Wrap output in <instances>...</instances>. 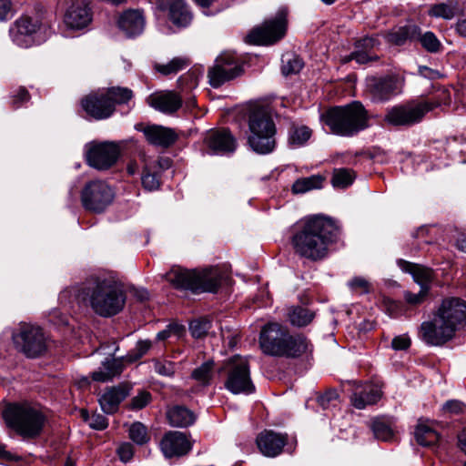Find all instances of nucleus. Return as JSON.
<instances>
[{
    "label": "nucleus",
    "mask_w": 466,
    "mask_h": 466,
    "mask_svg": "<svg viewBox=\"0 0 466 466\" xmlns=\"http://www.w3.org/2000/svg\"><path fill=\"white\" fill-rule=\"evenodd\" d=\"M131 390L128 383H121L116 387L107 389L99 398V403L104 412L107 414L115 413L119 404L127 398Z\"/></svg>",
    "instance_id": "obj_25"
},
{
    "label": "nucleus",
    "mask_w": 466,
    "mask_h": 466,
    "mask_svg": "<svg viewBox=\"0 0 466 466\" xmlns=\"http://www.w3.org/2000/svg\"><path fill=\"white\" fill-rule=\"evenodd\" d=\"M152 400V395L150 392L141 390L133 397L128 404L130 410H138L147 407Z\"/></svg>",
    "instance_id": "obj_50"
},
{
    "label": "nucleus",
    "mask_w": 466,
    "mask_h": 466,
    "mask_svg": "<svg viewBox=\"0 0 466 466\" xmlns=\"http://www.w3.org/2000/svg\"><path fill=\"white\" fill-rule=\"evenodd\" d=\"M117 452L120 460L124 462H127L130 461L131 458L133 457V446L128 442H125L119 446V448L117 449Z\"/></svg>",
    "instance_id": "obj_61"
},
{
    "label": "nucleus",
    "mask_w": 466,
    "mask_h": 466,
    "mask_svg": "<svg viewBox=\"0 0 466 466\" xmlns=\"http://www.w3.org/2000/svg\"><path fill=\"white\" fill-rule=\"evenodd\" d=\"M243 72L242 65L235 54L222 53L209 68L208 76L211 86L218 88L224 83L240 76Z\"/></svg>",
    "instance_id": "obj_13"
},
{
    "label": "nucleus",
    "mask_w": 466,
    "mask_h": 466,
    "mask_svg": "<svg viewBox=\"0 0 466 466\" xmlns=\"http://www.w3.org/2000/svg\"><path fill=\"white\" fill-rule=\"evenodd\" d=\"M78 303L90 307L102 317H110L122 310L126 297L121 284L113 278H93L77 289Z\"/></svg>",
    "instance_id": "obj_3"
},
{
    "label": "nucleus",
    "mask_w": 466,
    "mask_h": 466,
    "mask_svg": "<svg viewBox=\"0 0 466 466\" xmlns=\"http://www.w3.org/2000/svg\"><path fill=\"white\" fill-rule=\"evenodd\" d=\"M339 234V228L333 219L315 215L296 224L290 243L297 256L315 262L328 256L329 246Z\"/></svg>",
    "instance_id": "obj_1"
},
{
    "label": "nucleus",
    "mask_w": 466,
    "mask_h": 466,
    "mask_svg": "<svg viewBox=\"0 0 466 466\" xmlns=\"http://www.w3.org/2000/svg\"><path fill=\"white\" fill-rule=\"evenodd\" d=\"M84 111L96 120L106 119L115 112L114 103L104 89L93 92L81 99Z\"/></svg>",
    "instance_id": "obj_17"
},
{
    "label": "nucleus",
    "mask_w": 466,
    "mask_h": 466,
    "mask_svg": "<svg viewBox=\"0 0 466 466\" xmlns=\"http://www.w3.org/2000/svg\"><path fill=\"white\" fill-rule=\"evenodd\" d=\"M454 27L460 36L466 38V18L459 19Z\"/></svg>",
    "instance_id": "obj_64"
},
{
    "label": "nucleus",
    "mask_w": 466,
    "mask_h": 466,
    "mask_svg": "<svg viewBox=\"0 0 466 466\" xmlns=\"http://www.w3.org/2000/svg\"><path fill=\"white\" fill-rule=\"evenodd\" d=\"M160 174H158L156 170L147 166V164L144 167L143 174L141 177L142 186L145 189L148 191L157 190L160 187Z\"/></svg>",
    "instance_id": "obj_47"
},
{
    "label": "nucleus",
    "mask_w": 466,
    "mask_h": 466,
    "mask_svg": "<svg viewBox=\"0 0 466 466\" xmlns=\"http://www.w3.org/2000/svg\"><path fill=\"white\" fill-rule=\"evenodd\" d=\"M128 431L130 439L138 445L147 443L150 439L147 427L139 421L132 423Z\"/></svg>",
    "instance_id": "obj_48"
},
{
    "label": "nucleus",
    "mask_w": 466,
    "mask_h": 466,
    "mask_svg": "<svg viewBox=\"0 0 466 466\" xmlns=\"http://www.w3.org/2000/svg\"><path fill=\"white\" fill-rule=\"evenodd\" d=\"M321 119L331 133L341 137H352L369 127L368 112L358 101L333 106L321 116Z\"/></svg>",
    "instance_id": "obj_5"
},
{
    "label": "nucleus",
    "mask_w": 466,
    "mask_h": 466,
    "mask_svg": "<svg viewBox=\"0 0 466 466\" xmlns=\"http://www.w3.org/2000/svg\"><path fill=\"white\" fill-rule=\"evenodd\" d=\"M367 87L375 101H386L400 91L399 81L393 76L372 77L369 79Z\"/></svg>",
    "instance_id": "obj_23"
},
{
    "label": "nucleus",
    "mask_w": 466,
    "mask_h": 466,
    "mask_svg": "<svg viewBox=\"0 0 466 466\" xmlns=\"http://www.w3.org/2000/svg\"><path fill=\"white\" fill-rule=\"evenodd\" d=\"M380 45L378 37L366 36L355 42L354 51L343 58V62L348 63L355 60L358 64H366L371 61H377L379 56L376 54Z\"/></svg>",
    "instance_id": "obj_19"
},
{
    "label": "nucleus",
    "mask_w": 466,
    "mask_h": 466,
    "mask_svg": "<svg viewBox=\"0 0 466 466\" xmlns=\"http://www.w3.org/2000/svg\"><path fill=\"white\" fill-rule=\"evenodd\" d=\"M145 23L143 14L133 9L123 12L117 20L119 29L128 37L140 35L145 28Z\"/></svg>",
    "instance_id": "obj_26"
},
{
    "label": "nucleus",
    "mask_w": 466,
    "mask_h": 466,
    "mask_svg": "<svg viewBox=\"0 0 466 466\" xmlns=\"http://www.w3.org/2000/svg\"><path fill=\"white\" fill-rule=\"evenodd\" d=\"M286 7H281L274 18L266 20L261 25L253 28L246 36L247 43L251 45H272L279 41L287 31Z\"/></svg>",
    "instance_id": "obj_8"
},
{
    "label": "nucleus",
    "mask_w": 466,
    "mask_h": 466,
    "mask_svg": "<svg viewBox=\"0 0 466 466\" xmlns=\"http://www.w3.org/2000/svg\"><path fill=\"white\" fill-rule=\"evenodd\" d=\"M350 290L356 294L362 295L370 291V282L362 277H354L348 282Z\"/></svg>",
    "instance_id": "obj_51"
},
{
    "label": "nucleus",
    "mask_w": 466,
    "mask_h": 466,
    "mask_svg": "<svg viewBox=\"0 0 466 466\" xmlns=\"http://www.w3.org/2000/svg\"><path fill=\"white\" fill-rule=\"evenodd\" d=\"M92 21V10L88 0H69L64 16L66 26L72 29H82Z\"/></svg>",
    "instance_id": "obj_18"
},
{
    "label": "nucleus",
    "mask_w": 466,
    "mask_h": 466,
    "mask_svg": "<svg viewBox=\"0 0 466 466\" xmlns=\"http://www.w3.org/2000/svg\"><path fill=\"white\" fill-rule=\"evenodd\" d=\"M104 90L114 103L115 109L116 105L127 104L133 97L132 90L127 87L113 86Z\"/></svg>",
    "instance_id": "obj_41"
},
{
    "label": "nucleus",
    "mask_w": 466,
    "mask_h": 466,
    "mask_svg": "<svg viewBox=\"0 0 466 466\" xmlns=\"http://www.w3.org/2000/svg\"><path fill=\"white\" fill-rule=\"evenodd\" d=\"M218 374L223 378V384L232 394L249 395L256 388L250 377L248 360L246 357L235 355L228 359L218 369Z\"/></svg>",
    "instance_id": "obj_7"
},
{
    "label": "nucleus",
    "mask_w": 466,
    "mask_h": 466,
    "mask_svg": "<svg viewBox=\"0 0 466 466\" xmlns=\"http://www.w3.org/2000/svg\"><path fill=\"white\" fill-rule=\"evenodd\" d=\"M415 40L419 41L421 46L430 53H437L441 49V41L431 31L421 34L420 30V35L416 36Z\"/></svg>",
    "instance_id": "obj_46"
},
{
    "label": "nucleus",
    "mask_w": 466,
    "mask_h": 466,
    "mask_svg": "<svg viewBox=\"0 0 466 466\" xmlns=\"http://www.w3.org/2000/svg\"><path fill=\"white\" fill-rule=\"evenodd\" d=\"M410 346V339L407 335H400L393 338L391 348L394 350H405Z\"/></svg>",
    "instance_id": "obj_55"
},
{
    "label": "nucleus",
    "mask_w": 466,
    "mask_h": 466,
    "mask_svg": "<svg viewBox=\"0 0 466 466\" xmlns=\"http://www.w3.org/2000/svg\"><path fill=\"white\" fill-rule=\"evenodd\" d=\"M414 437L421 446L434 445L439 440L438 432L430 424L429 420H419L415 428Z\"/></svg>",
    "instance_id": "obj_35"
},
{
    "label": "nucleus",
    "mask_w": 466,
    "mask_h": 466,
    "mask_svg": "<svg viewBox=\"0 0 466 466\" xmlns=\"http://www.w3.org/2000/svg\"><path fill=\"white\" fill-rule=\"evenodd\" d=\"M428 293L429 289H427V288H420V292L417 294L411 293L410 291H405L404 299L407 303L412 306H417L421 304L425 300V299L428 296Z\"/></svg>",
    "instance_id": "obj_54"
},
{
    "label": "nucleus",
    "mask_w": 466,
    "mask_h": 466,
    "mask_svg": "<svg viewBox=\"0 0 466 466\" xmlns=\"http://www.w3.org/2000/svg\"><path fill=\"white\" fill-rule=\"evenodd\" d=\"M464 404L457 400H448L443 405V410L450 413H461L463 411Z\"/></svg>",
    "instance_id": "obj_62"
},
{
    "label": "nucleus",
    "mask_w": 466,
    "mask_h": 466,
    "mask_svg": "<svg viewBox=\"0 0 466 466\" xmlns=\"http://www.w3.org/2000/svg\"><path fill=\"white\" fill-rule=\"evenodd\" d=\"M397 263L402 271L410 273L412 276L414 281L418 283L420 288H427V289L430 290L431 283L434 279L433 271L430 268L404 259H399Z\"/></svg>",
    "instance_id": "obj_30"
},
{
    "label": "nucleus",
    "mask_w": 466,
    "mask_h": 466,
    "mask_svg": "<svg viewBox=\"0 0 466 466\" xmlns=\"http://www.w3.org/2000/svg\"><path fill=\"white\" fill-rule=\"evenodd\" d=\"M456 7L457 4L452 1L436 4L430 8L429 15L433 17L450 20L454 17Z\"/></svg>",
    "instance_id": "obj_39"
},
{
    "label": "nucleus",
    "mask_w": 466,
    "mask_h": 466,
    "mask_svg": "<svg viewBox=\"0 0 466 466\" xmlns=\"http://www.w3.org/2000/svg\"><path fill=\"white\" fill-rule=\"evenodd\" d=\"M150 347H151V343L148 340L138 341L136 346V350H137L136 357L128 356L127 361L132 362V361L138 360L139 358H141L143 355H145L147 352V350L150 349Z\"/></svg>",
    "instance_id": "obj_59"
},
{
    "label": "nucleus",
    "mask_w": 466,
    "mask_h": 466,
    "mask_svg": "<svg viewBox=\"0 0 466 466\" xmlns=\"http://www.w3.org/2000/svg\"><path fill=\"white\" fill-rule=\"evenodd\" d=\"M15 347L29 358H35L46 350V339L39 327L23 324L13 334Z\"/></svg>",
    "instance_id": "obj_12"
},
{
    "label": "nucleus",
    "mask_w": 466,
    "mask_h": 466,
    "mask_svg": "<svg viewBox=\"0 0 466 466\" xmlns=\"http://www.w3.org/2000/svg\"><path fill=\"white\" fill-rule=\"evenodd\" d=\"M259 451L266 457L274 458L282 452L288 442V434L277 433L273 431H264L256 439Z\"/></svg>",
    "instance_id": "obj_21"
},
{
    "label": "nucleus",
    "mask_w": 466,
    "mask_h": 466,
    "mask_svg": "<svg viewBox=\"0 0 466 466\" xmlns=\"http://www.w3.org/2000/svg\"><path fill=\"white\" fill-rule=\"evenodd\" d=\"M338 397V393L335 390H330L319 396L318 401L323 409H327L337 400Z\"/></svg>",
    "instance_id": "obj_57"
},
{
    "label": "nucleus",
    "mask_w": 466,
    "mask_h": 466,
    "mask_svg": "<svg viewBox=\"0 0 466 466\" xmlns=\"http://www.w3.org/2000/svg\"><path fill=\"white\" fill-rule=\"evenodd\" d=\"M46 29V25L38 17L23 15L13 23L9 35L16 46L27 48L36 42V36Z\"/></svg>",
    "instance_id": "obj_14"
},
{
    "label": "nucleus",
    "mask_w": 466,
    "mask_h": 466,
    "mask_svg": "<svg viewBox=\"0 0 466 466\" xmlns=\"http://www.w3.org/2000/svg\"><path fill=\"white\" fill-rule=\"evenodd\" d=\"M13 15V5L11 0H0V21H6Z\"/></svg>",
    "instance_id": "obj_58"
},
{
    "label": "nucleus",
    "mask_w": 466,
    "mask_h": 466,
    "mask_svg": "<svg viewBox=\"0 0 466 466\" xmlns=\"http://www.w3.org/2000/svg\"><path fill=\"white\" fill-rule=\"evenodd\" d=\"M120 153L121 149L116 142H91L86 146L85 156L88 166L105 171L116 164Z\"/></svg>",
    "instance_id": "obj_11"
},
{
    "label": "nucleus",
    "mask_w": 466,
    "mask_h": 466,
    "mask_svg": "<svg viewBox=\"0 0 466 466\" xmlns=\"http://www.w3.org/2000/svg\"><path fill=\"white\" fill-rule=\"evenodd\" d=\"M208 150L217 155H224L235 151L236 140L228 129L212 130L205 137Z\"/></svg>",
    "instance_id": "obj_22"
},
{
    "label": "nucleus",
    "mask_w": 466,
    "mask_h": 466,
    "mask_svg": "<svg viewBox=\"0 0 466 466\" xmlns=\"http://www.w3.org/2000/svg\"><path fill=\"white\" fill-rule=\"evenodd\" d=\"M311 131L305 126L293 127L289 131V143L299 147L304 145L310 137Z\"/></svg>",
    "instance_id": "obj_49"
},
{
    "label": "nucleus",
    "mask_w": 466,
    "mask_h": 466,
    "mask_svg": "<svg viewBox=\"0 0 466 466\" xmlns=\"http://www.w3.org/2000/svg\"><path fill=\"white\" fill-rule=\"evenodd\" d=\"M248 123L249 134H276V126L268 105L250 103L248 107Z\"/></svg>",
    "instance_id": "obj_15"
},
{
    "label": "nucleus",
    "mask_w": 466,
    "mask_h": 466,
    "mask_svg": "<svg viewBox=\"0 0 466 466\" xmlns=\"http://www.w3.org/2000/svg\"><path fill=\"white\" fill-rule=\"evenodd\" d=\"M210 323L207 319H196L190 323V332L195 338H201L209 329Z\"/></svg>",
    "instance_id": "obj_53"
},
{
    "label": "nucleus",
    "mask_w": 466,
    "mask_h": 466,
    "mask_svg": "<svg viewBox=\"0 0 466 466\" xmlns=\"http://www.w3.org/2000/svg\"><path fill=\"white\" fill-rule=\"evenodd\" d=\"M155 370L163 376H172L175 373V366L170 361H157L155 364Z\"/></svg>",
    "instance_id": "obj_56"
},
{
    "label": "nucleus",
    "mask_w": 466,
    "mask_h": 466,
    "mask_svg": "<svg viewBox=\"0 0 466 466\" xmlns=\"http://www.w3.org/2000/svg\"><path fill=\"white\" fill-rule=\"evenodd\" d=\"M160 8L168 11L170 20L178 26H187L191 19V14L183 0H158Z\"/></svg>",
    "instance_id": "obj_29"
},
{
    "label": "nucleus",
    "mask_w": 466,
    "mask_h": 466,
    "mask_svg": "<svg viewBox=\"0 0 466 466\" xmlns=\"http://www.w3.org/2000/svg\"><path fill=\"white\" fill-rule=\"evenodd\" d=\"M148 104L162 113L172 114L181 107L182 98L176 92L165 91L151 95Z\"/></svg>",
    "instance_id": "obj_27"
},
{
    "label": "nucleus",
    "mask_w": 466,
    "mask_h": 466,
    "mask_svg": "<svg viewBox=\"0 0 466 466\" xmlns=\"http://www.w3.org/2000/svg\"><path fill=\"white\" fill-rule=\"evenodd\" d=\"M420 35V27L415 25H409L398 28L387 35L390 43L397 46L403 45L407 40L414 41Z\"/></svg>",
    "instance_id": "obj_36"
},
{
    "label": "nucleus",
    "mask_w": 466,
    "mask_h": 466,
    "mask_svg": "<svg viewBox=\"0 0 466 466\" xmlns=\"http://www.w3.org/2000/svg\"><path fill=\"white\" fill-rule=\"evenodd\" d=\"M323 177L320 175H313L297 179L291 187L294 194H304L313 189L322 187Z\"/></svg>",
    "instance_id": "obj_37"
},
{
    "label": "nucleus",
    "mask_w": 466,
    "mask_h": 466,
    "mask_svg": "<svg viewBox=\"0 0 466 466\" xmlns=\"http://www.w3.org/2000/svg\"><path fill=\"white\" fill-rule=\"evenodd\" d=\"M289 332L279 323L267 324L260 332L259 343L264 353L271 356L281 355Z\"/></svg>",
    "instance_id": "obj_16"
},
{
    "label": "nucleus",
    "mask_w": 466,
    "mask_h": 466,
    "mask_svg": "<svg viewBox=\"0 0 466 466\" xmlns=\"http://www.w3.org/2000/svg\"><path fill=\"white\" fill-rule=\"evenodd\" d=\"M282 74L286 76L298 74L303 67V61L295 54H286L282 56Z\"/></svg>",
    "instance_id": "obj_40"
},
{
    "label": "nucleus",
    "mask_w": 466,
    "mask_h": 466,
    "mask_svg": "<svg viewBox=\"0 0 466 466\" xmlns=\"http://www.w3.org/2000/svg\"><path fill=\"white\" fill-rule=\"evenodd\" d=\"M142 131L149 144L164 148L171 147L178 138L175 129L163 126H147Z\"/></svg>",
    "instance_id": "obj_24"
},
{
    "label": "nucleus",
    "mask_w": 466,
    "mask_h": 466,
    "mask_svg": "<svg viewBox=\"0 0 466 466\" xmlns=\"http://www.w3.org/2000/svg\"><path fill=\"white\" fill-rule=\"evenodd\" d=\"M83 417L92 429L97 431L105 430L108 425L107 419L102 414H92L89 416L86 411H83Z\"/></svg>",
    "instance_id": "obj_52"
},
{
    "label": "nucleus",
    "mask_w": 466,
    "mask_h": 466,
    "mask_svg": "<svg viewBox=\"0 0 466 466\" xmlns=\"http://www.w3.org/2000/svg\"><path fill=\"white\" fill-rule=\"evenodd\" d=\"M222 278L223 273L217 268L189 270L174 267L165 275L167 281L176 289L190 290L193 293L217 292Z\"/></svg>",
    "instance_id": "obj_6"
},
{
    "label": "nucleus",
    "mask_w": 466,
    "mask_h": 466,
    "mask_svg": "<svg viewBox=\"0 0 466 466\" xmlns=\"http://www.w3.org/2000/svg\"><path fill=\"white\" fill-rule=\"evenodd\" d=\"M441 104L439 100H424L393 106L388 110L385 120L393 126H411L420 122L426 113Z\"/></svg>",
    "instance_id": "obj_9"
},
{
    "label": "nucleus",
    "mask_w": 466,
    "mask_h": 466,
    "mask_svg": "<svg viewBox=\"0 0 466 466\" xmlns=\"http://www.w3.org/2000/svg\"><path fill=\"white\" fill-rule=\"evenodd\" d=\"M122 370L123 364L121 360L106 359L102 363V367L92 373V379L95 381L106 382L118 376Z\"/></svg>",
    "instance_id": "obj_32"
},
{
    "label": "nucleus",
    "mask_w": 466,
    "mask_h": 466,
    "mask_svg": "<svg viewBox=\"0 0 466 466\" xmlns=\"http://www.w3.org/2000/svg\"><path fill=\"white\" fill-rule=\"evenodd\" d=\"M29 97L30 96L28 91L24 87H20L16 94L13 96V104L16 106H19L24 102L28 101Z\"/></svg>",
    "instance_id": "obj_63"
},
{
    "label": "nucleus",
    "mask_w": 466,
    "mask_h": 466,
    "mask_svg": "<svg viewBox=\"0 0 466 466\" xmlns=\"http://www.w3.org/2000/svg\"><path fill=\"white\" fill-rule=\"evenodd\" d=\"M355 178L354 171L349 168L335 169L332 176V185L335 187L344 188L352 184Z\"/></svg>",
    "instance_id": "obj_45"
},
{
    "label": "nucleus",
    "mask_w": 466,
    "mask_h": 466,
    "mask_svg": "<svg viewBox=\"0 0 466 466\" xmlns=\"http://www.w3.org/2000/svg\"><path fill=\"white\" fill-rule=\"evenodd\" d=\"M189 65V60L185 57H175L167 64H155V69L164 76L176 74L186 68Z\"/></svg>",
    "instance_id": "obj_38"
},
{
    "label": "nucleus",
    "mask_w": 466,
    "mask_h": 466,
    "mask_svg": "<svg viewBox=\"0 0 466 466\" xmlns=\"http://www.w3.org/2000/svg\"><path fill=\"white\" fill-rule=\"evenodd\" d=\"M276 134H249L248 143L249 147L258 154L271 153L276 147Z\"/></svg>",
    "instance_id": "obj_34"
},
{
    "label": "nucleus",
    "mask_w": 466,
    "mask_h": 466,
    "mask_svg": "<svg viewBox=\"0 0 466 466\" xmlns=\"http://www.w3.org/2000/svg\"><path fill=\"white\" fill-rule=\"evenodd\" d=\"M213 369L214 361L209 360L196 368L192 371L191 377L202 385H208L213 375Z\"/></svg>",
    "instance_id": "obj_43"
},
{
    "label": "nucleus",
    "mask_w": 466,
    "mask_h": 466,
    "mask_svg": "<svg viewBox=\"0 0 466 466\" xmlns=\"http://www.w3.org/2000/svg\"><path fill=\"white\" fill-rule=\"evenodd\" d=\"M371 429L374 436L381 441H390L393 437V431L390 423L383 418H377L372 421Z\"/></svg>",
    "instance_id": "obj_44"
},
{
    "label": "nucleus",
    "mask_w": 466,
    "mask_h": 466,
    "mask_svg": "<svg viewBox=\"0 0 466 466\" xmlns=\"http://www.w3.org/2000/svg\"><path fill=\"white\" fill-rule=\"evenodd\" d=\"M310 344L301 334L289 335L280 357L297 358L309 350Z\"/></svg>",
    "instance_id": "obj_31"
},
{
    "label": "nucleus",
    "mask_w": 466,
    "mask_h": 466,
    "mask_svg": "<svg viewBox=\"0 0 466 466\" xmlns=\"http://www.w3.org/2000/svg\"><path fill=\"white\" fill-rule=\"evenodd\" d=\"M168 422L173 427L184 428L192 425L196 420L195 414L183 406H175L167 412Z\"/></svg>",
    "instance_id": "obj_33"
},
{
    "label": "nucleus",
    "mask_w": 466,
    "mask_h": 466,
    "mask_svg": "<svg viewBox=\"0 0 466 466\" xmlns=\"http://www.w3.org/2000/svg\"><path fill=\"white\" fill-rule=\"evenodd\" d=\"M115 198L113 188L104 180L87 182L81 190V203L84 208L93 213H102Z\"/></svg>",
    "instance_id": "obj_10"
},
{
    "label": "nucleus",
    "mask_w": 466,
    "mask_h": 466,
    "mask_svg": "<svg viewBox=\"0 0 466 466\" xmlns=\"http://www.w3.org/2000/svg\"><path fill=\"white\" fill-rule=\"evenodd\" d=\"M2 417L6 427L25 441L38 438L47 421L42 409L28 402L7 404L2 411Z\"/></svg>",
    "instance_id": "obj_4"
},
{
    "label": "nucleus",
    "mask_w": 466,
    "mask_h": 466,
    "mask_svg": "<svg viewBox=\"0 0 466 466\" xmlns=\"http://www.w3.org/2000/svg\"><path fill=\"white\" fill-rule=\"evenodd\" d=\"M465 324L466 302L460 298H446L434 312L433 319L420 324L419 334L428 345L442 346Z\"/></svg>",
    "instance_id": "obj_2"
},
{
    "label": "nucleus",
    "mask_w": 466,
    "mask_h": 466,
    "mask_svg": "<svg viewBox=\"0 0 466 466\" xmlns=\"http://www.w3.org/2000/svg\"><path fill=\"white\" fill-rule=\"evenodd\" d=\"M314 314L308 309L302 307H296L289 313V319L292 325L303 327L311 322Z\"/></svg>",
    "instance_id": "obj_42"
},
{
    "label": "nucleus",
    "mask_w": 466,
    "mask_h": 466,
    "mask_svg": "<svg viewBox=\"0 0 466 466\" xmlns=\"http://www.w3.org/2000/svg\"><path fill=\"white\" fill-rule=\"evenodd\" d=\"M160 448L167 458L181 457L192 448V444L185 433L169 431L162 439Z\"/></svg>",
    "instance_id": "obj_20"
},
{
    "label": "nucleus",
    "mask_w": 466,
    "mask_h": 466,
    "mask_svg": "<svg viewBox=\"0 0 466 466\" xmlns=\"http://www.w3.org/2000/svg\"><path fill=\"white\" fill-rule=\"evenodd\" d=\"M147 165L149 166L154 172L156 170L158 174H160L161 171L170 167L171 160L169 157H159L154 162L147 163Z\"/></svg>",
    "instance_id": "obj_60"
},
{
    "label": "nucleus",
    "mask_w": 466,
    "mask_h": 466,
    "mask_svg": "<svg viewBox=\"0 0 466 466\" xmlns=\"http://www.w3.org/2000/svg\"><path fill=\"white\" fill-rule=\"evenodd\" d=\"M381 397V390L378 385L366 383L359 385L352 396V405L359 410L364 409L367 405L376 403Z\"/></svg>",
    "instance_id": "obj_28"
}]
</instances>
